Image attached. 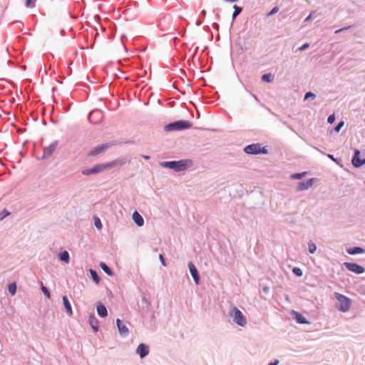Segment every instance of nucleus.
Instances as JSON below:
<instances>
[{"label": "nucleus", "mask_w": 365, "mask_h": 365, "mask_svg": "<svg viewBox=\"0 0 365 365\" xmlns=\"http://www.w3.org/2000/svg\"><path fill=\"white\" fill-rule=\"evenodd\" d=\"M88 323H89L90 326L91 327V328L93 329V331H98L99 330V326H98L99 322L93 314H90L89 318H88Z\"/></svg>", "instance_id": "18"}, {"label": "nucleus", "mask_w": 365, "mask_h": 365, "mask_svg": "<svg viewBox=\"0 0 365 365\" xmlns=\"http://www.w3.org/2000/svg\"><path fill=\"white\" fill-rule=\"evenodd\" d=\"M346 251L350 255L365 254V248L359 246L346 247Z\"/></svg>", "instance_id": "14"}, {"label": "nucleus", "mask_w": 365, "mask_h": 365, "mask_svg": "<svg viewBox=\"0 0 365 365\" xmlns=\"http://www.w3.org/2000/svg\"><path fill=\"white\" fill-rule=\"evenodd\" d=\"M101 167H103V170L106 169V168H113V167H115L117 166L116 165V163L115 162V160L110 162V163H108L106 164H101Z\"/></svg>", "instance_id": "35"}, {"label": "nucleus", "mask_w": 365, "mask_h": 365, "mask_svg": "<svg viewBox=\"0 0 365 365\" xmlns=\"http://www.w3.org/2000/svg\"><path fill=\"white\" fill-rule=\"evenodd\" d=\"M225 1H227V2H230V3H234V2L237 1L238 0H225Z\"/></svg>", "instance_id": "49"}, {"label": "nucleus", "mask_w": 365, "mask_h": 365, "mask_svg": "<svg viewBox=\"0 0 365 365\" xmlns=\"http://www.w3.org/2000/svg\"><path fill=\"white\" fill-rule=\"evenodd\" d=\"M329 158L335 162L339 166L343 168L342 159L341 158H335L332 154L326 155Z\"/></svg>", "instance_id": "25"}, {"label": "nucleus", "mask_w": 365, "mask_h": 365, "mask_svg": "<svg viewBox=\"0 0 365 365\" xmlns=\"http://www.w3.org/2000/svg\"><path fill=\"white\" fill-rule=\"evenodd\" d=\"M233 9H234V11L232 13V20H235V18L242 12V8L237 5H234Z\"/></svg>", "instance_id": "27"}, {"label": "nucleus", "mask_w": 365, "mask_h": 365, "mask_svg": "<svg viewBox=\"0 0 365 365\" xmlns=\"http://www.w3.org/2000/svg\"><path fill=\"white\" fill-rule=\"evenodd\" d=\"M292 317L296 320V322L299 324H307L309 322L306 319V318L302 315V314L297 312H292Z\"/></svg>", "instance_id": "17"}, {"label": "nucleus", "mask_w": 365, "mask_h": 365, "mask_svg": "<svg viewBox=\"0 0 365 365\" xmlns=\"http://www.w3.org/2000/svg\"><path fill=\"white\" fill-rule=\"evenodd\" d=\"M96 311H97V314L98 315L101 317V318H104L106 317L107 315H108V311H107V309L106 307L102 304H99L97 307H96Z\"/></svg>", "instance_id": "21"}, {"label": "nucleus", "mask_w": 365, "mask_h": 365, "mask_svg": "<svg viewBox=\"0 0 365 365\" xmlns=\"http://www.w3.org/2000/svg\"><path fill=\"white\" fill-rule=\"evenodd\" d=\"M201 14H202V16H205L206 15V11H205V10H202V11H201Z\"/></svg>", "instance_id": "50"}, {"label": "nucleus", "mask_w": 365, "mask_h": 365, "mask_svg": "<svg viewBox=\"0 0 365 365\" xmlns=\"http://www.w3.org/2000/svg\"><path fill=\"white\" fill-rule=\"evenodd\" d=\"M89 272L91 274V277L92 279L96 283L98 284L100 282V277L98 274V272L95 269H90Z\"/></svg>", "instance_id": "24"}, {"label": "nucleus", "mask_w": 365, "mask_h": 365, "mask_svg": "<svg viewBox=\"0 0 365 365\" xmlns=\"http://www.w3.org/2000/svg\"><path fill=\"white\" fill-rule=\"evenodd\" d=\"M116 325L118 332L121 336H127L129 334V329L127 326L123 323L120 319H116Z\"/></svg>", "instance_id": "12"}, {"label": "nucleus", "mask_w": 365, "mask_h": 365, "mask_svg": "<svg viewBox=\"0 0 365 365\" xmlns=\"http://www.w3.org/2000/svg\"><path fill=\"white\" fill-rule=\"evenodd\" d=\"M351 163L355 168H360L365 165V158H361V150L355 148L351 158Z\"/></svg>", "instance_id": "8"}, {"label": "nucleus", "mask_w": 365, "mask_h": 365, "mask_svg": "<svg viewBox=\"0 0 365 365\" xmlns=\"http://www.w3.org/2000/svg\"><path fill=\"white\" fill-rule=\"evenodd\" d=\"M335 120H336V116H335L334 113L328 116V118H327L328 123L332 124L335 122Z\"/></svg>", "instance_id": "40"}, {"label": "nucleus", "mask_w": 365, "mask_h": 365, "mask_svg": "<svg viewBox=\"0 0 365 365\" xmlns=\"http://www.w3.org/2000/svg\"><path fill=\"white\" fill-rule=\"evenodd\" d=\"M244 152L248 155L267 154L268 150L266 146H262L260 143H252L244 148Z\"/></svg>", "instance_id": "5"}, {"label": "nucleus", "mask_w": 365, "mask_h": 365, "mask_svg": "<svg viewBox=\"0 0 365 365\" xmlns=\"http://www.w3.org/2000/svg\"><path fill=\"white\" fill-rule=\"evenodd\" d=\"M101 118V113L99 110H94L89 113L88 115V120L91 123H96L98 119Z\"/></svg>", "instance_id": "16"}, {"label": "nucleus", "mask_w": 365, "mask_h": 365, "mask_svg": "<svg viewBox=\"0 0 365 365\" xmlns=\"http://www.w3.org/2000/svg\"><path fill=\"white\" fill-rule=\"evenodd\" d=\"M9 292L11 294V295L14 296L15 295L16 292V284L15 282L11 283L9 284L8 287Z\"/></svg>", "instance_id": "29"}, {"label": "nucleus", "mask_w": 365, "mask_h": 365, "mask_svg": "<svg viewBox=\"0 0 365 365\" xmlns=\"http://www.w3.org/2000/svg\"><path fill=\"white\" fill-rule=\"evenodd\" d=\"M43 69H44V73H47V71L46 70V66H43Z\"/></svg>", "instance_id": "52"}, {"label": "nucleus", "mask_w": 365, "mask_h": 365, "mask_svg": "<svg viewBox=\"0 0 365 365\" xmlns=\"http://www.w3.org/2000/svg\"><path fill=\"white\" fill-rule=\"evenodd\" d=\"M192 165V161L190 159H182L180 160L163 161L160 163L163 168L171 169L175 172H182L187 170Z\"/></svg>", "instance_id": "1"}, {"label": "nucleus", "mask_w": 365, "mask_h": 365, "mask_svg": "<svg viewBox=\"0 0 365 365\" xmlns=\"http://www.w3.org/2000/svg\"><path fill=\"white\" fill-rule=\"evenodd\" d=\"M343 267L356 274H361L365 272V267L356 262H345L343 263Z\"/></svg>", "instance_id": "7"}, {"label": "nucleus", "mask_w": 365, "mask_h": 365, "mask_svg": "<svg viewBox=\"0 0 365 365\" xmlns=\"http://www.w3.org/2000/svg\"><path fill=\"white\" fill-rule=\"evenodd\" d=\"M279 11V8L277 6L274 7L268 14L267 16H270L272 15H274Z\"/></svg>", "instance_id": "42"}, {"label": "nucleus", "mask_w": 365, "mask_h": 365, "mask_svg": "<svg viewBox=\"0 0 365 365\" xmlns=\"http://www.w3.org/2000/svg\"><path fill=\"white\" fill-rule=\"evenodd\" d=\"M317 181V178H310L307 180L306 182H299L297 187V191H303L309 189L312 185Z\"/></svg>", "instance_id": "9"}, {"label": "nucleus", "mask_w": 365, "mask_h": 365, "mask_svg": "<svg viewBox=\"0 0 365 365\" xmlns=\"http://www.w3.org/2000/svg\"><path fill=\"white\" fill-rule=\"evenodd\" d=\"M309 44L308 43H304L302 46H301L298 48V51H304L305 49H307V48H309Z\"/></svg>", "instance_id": "44"}, {"label": "nucleus", "mask_w": 365, "mask_h": 365, "mask_svg": "<svg viewBox=\"0 0 365 365\" xmlns=\"http://www.w3.org/2000/svg\"><path fill=\"white\" fill-rule=\"evenodd\" d=\"M308 247H309V251L311 254H313L314 252H316L317 250V245L315 243H314L312 241H309L308 242Z\"/></svg>", "instance_id": "33"}, {"label": "nucleus", "mask_w": 365, "mask_h": 365, "mask_svg": "<svg viewBox=\"0 0 365 365\" xmlns=\"http://www.w3.org/2000/svg\"><path fill=\"white\" fill-rule=\"evenodd\" d=\"M335 297L337 300L336 308L341 312H348L351 305V299L349 297L337 292L335 293Z\"/></svg>", "instance_id": "2"}, {"label": "nucleus", "mask_w": 365, "mask_h": 365, "mask_svg": "<svg viewBox=\"0 0 365 365\" xmlns=\"http://www.w3.org/2000/svg\"><path fill=\"white\" fill-rule=\"evenodd\" d=\"M63 304L66 310V312L68 314V316L73 315V310L72 307L71 305V303L68 299V297L64 295L62 297Z\"/></svg>", "instance_id": "19"}, {"label": "nucleus", "mask_w": 365, "mask_h": 365, "mask_svg": "<svg viewBox=\"0 0 365 365\" xmlns=\"http://www.w3.org/2000/svg\"><path fill=\"white\" fill-rule=\"evenodd\" d=\"M142 158H144L145 160H149L150 158V157L149 155H142Z\"/></svg>", "instance_id": "48"}, {"label": "nucleus", "mask_w": 365, "mask_h": 365, "mask_svg": "<svg viewBox=\"0 0 365 365\" xmlns=\"http://www.w3.org/2000/svg\"><path fill=\"white\" fill-rule=\"evenodd\" d=\"M317 14V11H312L309 15L305 18L304 19V21H308L309 20H310L312 18H313L314 16V15Z\"/></svg>", "instance_id": "43"}, {"label": "nucleus", "mask_w": 365, "mask_h": 365, "mask_svg": "<svg viewBox=\"0 0 365 365\" xmlns=\"http://www.w3.org/2000/svg\"><path fill=\"white\" fill-rule=\"evenodd\" d=\"M116 143L114 142H108L106 143H102L96 145L90 150L88 153L89 156H96L98 154L105 152L108 149L110 148L112 146L115 145Z\"/></svg>", "instance_id": "6"}, {"label": "nucleus", "mask_w": 365, "mask_h": 365, "mask_svg": "<svg viewBox=\"0 0 365 365\" xmlns=\"http://www.w3.org/2000/svg\"><path fill=\"white\" fill-rule=\"evenodd\" d=\"M229 316L232 318L233 322L240 327H244L247 324V319L242 312L236 307L229 311Z\"/></svg>", "instance_id": "3"}, {"label": "nucleus", "mask_w": 365, "mask_h": 365, "mask_svg": "<svg viewBox=\"0 0 365 365\" xmlns=\"http://www.w3.org/2000/svg\"><path fill=\"white\" fill-rule=\"evenodd\" d=\"M35 3H36V0H26V3H25V6L26 7H31V8H34L35 7Z\"/></svg>", "instance_id": "39"}, {"label": "nucleus", "mask_w": 365, "mask_h": 365, "mask_svg": "<svg viewBox=\"0 0 365 365\" xmlns=\"http://www.w3.org/2000/svg\"><path fill=\"white\" fill-rule=\"evenodd\" d=\"M262 80L264 82L270 83L273 81V77L271 73H265L262 75Z\"/></svg>", "instance_id": "30"}, {"label": "nucleus", "mask_w": 365, "mask_h": 365, "mask_svg": "<svg viewBox=\"0 0 365 365\" xmlns=\"http://www.w3.org/2000/svg\"><path fill=\"white\" fill-rule=\"evenodd\" d=\"M94 225H95V227L99 230L102 228V223H101V220L98 217L95 218Z\"/></svg>", "instance_id": "41"}, {"label": "nucleus", "mask_w": 365, "mask_h": 365, "mask_svg": "<svg viewBox=\"0 0 365 365\" xmlns=\"http://www.w3.org/2000/svg\"><path fill=\"white\" fill-rule=\"evenodd\" d=\"M135 351L141 359H143L149 354V346L143 343H141L138 346Z\"/></svg>", "instance_id": "13"}, {"label": "nucleus", "mask_w": 365, "mask_h": 365, "mask_svg": "<svg viewBox=\"0 0 365 365\" xmlns=\"http://www.w3.org/2000/svg\"><path fill=\"white\" fill-rule=\"evenodd\" d=\"M307 173H308L307 172L294 173V174L291 175L290 178L292 180H300L303 177L306 176L307 175Z\"/></svg>", "instance_id": "28"}, {"label": "nucleus", "mask_w": 365, "mask_h": 365, "mask_svg": "<svg viewBox=\"0 0 365 365\" xmlns=\"http://www.w3.org/2000/svg\"><path fill=\"white\" fill-rule=\"evenodd\" d=\"M41 289L42 292L43 293V294L45 295V297H46L47 298H50V297H51L50 292H49L48 289L43 284L42 282H41Z\"/></svg>", "instance_id": "32"}, {"label": "nucleus", "mask_w": 365, "mask_h": 365, "mask_svg": "<svg viewBox=\"0 0 365 365\" xmlns=\"http://www.w3.org/2000/svg\"><path fill=\"white\" fill-rule=\"evenodd\" d=\"M99 266L108 276H113V272L105 262H101Z\"/></svg>", "instance_id": "23"}, {"label": "nucleus", "mask_w": 365, "mask_h": 365, "mask_svg": "<svg viewBox=\"0 0 365 365\" xmlns=\"http://www.w3.org/2000/svg\"><path fill=\"white\" fill-rule=\"evenodd\" d=\"M279 363V361L278 359H275L274 361H272L268 364V365H278Z\"/></svg>", "instance_id": "46"}, {"label": "nucleus", "mask_w": 365, "mask_h": 365, "mask_svg": "<svg viewBox=\"0 0 365 365\" xmlns=\"http://www.w3.org/2000/svg\"><path fill=\"white\" fill-rule=\"evenodd\" d=\"M103 171V167L101 164L96 165L91 168L85 169L82 171L83 175H90L93 174H97Z\"/></svg>", "instance_id": "15"}, {"label": "nucleus", "mask_w": 365, "mask_h": 365, "mask_svg": "<svg viewBox=\"0 0 365 365\" xmlns=\"http://www.w3.org/2000/svg\"><path fill=\"white\" fill-rule=\"evenodd\" d=\"M40 71H44V69L41 68Z\"/></svg>", "instance_id": "53"}, {"label": "nucleus", "mask_w": 365, "mask_h": 365, "mask_svg": "<svg viewBox=\"0 0 365 365\" xmlns=\"http://www.w3.org/2000/svg\"><path fill=\"white\" fill-rule=\"evenodd\" d=\"M188 268L190 274L193 278L194 282L195 283V284L198 285L200 284V275L197 268L192 262H190L188 263Z\"/></svg>", "instance_id": "11"}, {"label": "nucleus", "mask_w": 365, "mask_h": 365, "mask_svg": "<svg viewBox=\"0 0 365 365\" xmlns=\"http://www.w3.org/2000/svg\"><path fill=\"white\" fill-rule=\"evenodd\" d=\"M159 259L160 260L162 265L164 267L166 266L165 260L163 255H161V254L159 255Z\"/></svg>", "instance_id": "45"}, {"label": "nucleus", "mask_w": 365, "mask_h": 365, "mask_svg": "<svg viewBox=\"0 0 365 365\" xmlns=\"http://www.w3.org/2000/svg\"><path fill=\"white\" fill-rule=\"evenodd\" d=\"M317 97L316 94L309 91V92H307L305 96H304V101H306L309 98H312V99H314L315 98Z\"/></svg>", "instance_id": "37"}, {"label": "nucleus", "mask_w": 365, "mask_h": 365, "mask_svg": "<svg viewBox=\"0 0 365 365\" xmlns=\"http://www.w3.org/2000/svg\"><path fill=\"white\" fill-rule=\"evenodd\" d=\"M192 123L187 120H177L170 123L167 124L164 127V130L166 132H170L174 130H182L190 128Z\"/></svg>", "instance_id": "4"}, {"label": "nucleus", "mask_w": 365, "mask_h": 365, "mask_svg": "<svg viewBox=\"0 0 365 365\" xmlns=\"http://www.w3.org/2000/svg\"><path fill=\"white\" fill-rule=\"evenodd\" d=\"M10 212L6 210V209H4L1 212H0V221L3 220L5 217H6L8 215H9Z\"/></svg>", "instance_id": "38"}, {"label": "nucleus", "mask_w": 365, "mask_h": 365, "mask_svg": "<svg viewBox=\"0 0 365 365\" xmlns=\"http://www.w3.org/2000/svg\"><path fill=\"white\" fill-rule=\"evenodd\" d=\"M344 125V121L343 120H339L337 124L331 130V133L333 132L339 133L342 127Z\"/></svg>", "instance_id": "26"}, {"label": "nucleus", "mask_w": 365, "mask_h": 365, "mask_svg": "<svg viewBox=\"0 0 365 365\" xmlns=\"http://www.w3.org/2000/svg\"><path fill=\"white\" fill-rule=\"evenodd\" d=\"M269 289L268 287H264L263 288V291L265 292V293H267L269 292Z\"/></svg>", "instance_id": "47"}, {"label": "nucleus", "mask_w": 365, "mask_h": 365, "mask_svg": "<svg viewBox=\"0 0 365 365\" xmlns=\"http://www.w3.org/2000/svg\"><path fill=\"white\" fill-rule=\"evenodd\" d=\"M115 162L117 166L118 165L122 166V165H125L128 162H130V160L125 158H119V159L115 160Z\"/></svg>", "instance_id": "31"}, {"label": "nucleus", "mask_w": 365, "mask_h": 365, "mask_svg": "<svg viewBox=\"0 0 365 365\" xmlns=\"http://www.w3.org/2000/svg\"><path fill=\"white\" fill-rule=\"evenodd\" d=\"M133 220L138 227H142L144 225L143 217L137 211L133 213Z\"/></svg>", "instance_id": "20"}, {"label": "nucleus", "mask_w": 365, "mask_h": 365, "mask_svg": "<svg viewBox=\"0 0 365 365\" xmlns=\"http://www.w3.org/2000/svg\"><path fill=\"white\" fill-rule=\"evenodd\" d=\"M292 272L297 276V277H302L303 274V272L302 269L299 267H294L292 269Z\"/></svg>", "instance_id": "36"}, {"label": "nucleus", "mask_w": 365, "mask_h": 365, "mask_svg": "<svg viewBox=\"0 0 365 365\" xmlns=\"http://www.w3.org/2000/svg\"><path fill=\"white\" fill-rule=\"evenodd\" d=\"M40 71H44V69L41 68Z\"/></svg>", "instance_id": "54"}, {"label": "nucleus", "mask_w": 365, "mask_h": 365, "mask_svg": "<svg viewBox=\"0 0 365 365\" xmlns=\"http://www.w3.org/2000/svg\"><path fill=\"white\" fill-rule=\"evenodd\" d=\"M59 259L65 264H68L70 262V256L68 251L64 250L58 254Z\"/></svg>", "instance_id": "22"}, {"label": "nucleus", "mask_w": 365, "mask_h": 365, "mask_svg": "<svg viewBox=\"0 0 365 365\" xmlns=\"http://www.w3.org/2000/svg\"><path fill=\"white\" fill-rule=\"evenodd\" d=\"M58 145V141L55 140L52 142L48 147L43 148V158H47L50 157L55 150L56 149Z\"/></svg>", "instance_id": "10"}, {"label": "nucleus", "mask_w": 365, "mask_h": 365, "mask_svg": "<svg viewBox=\"0 0 365 365\" xmlns=\"http://www.w3.org/2000/svg\"><path fill=\"white\" fill-rule=\"evenodd\" d=\"M355 27V24H352V25H349V26H344V27H342L339 29H337L334 31L335 34H339V33H341V32H344V31H348L349 29H351V28H354Z\"/></svg>", "instance_id": "34"}, {"label": "nucleus", "mask_w": 365, "mask_h": 365, "mask_svg": "<svg viewBox=\"0 0 365 365\" xmlns=\"http://www.w3.org/2000/svg\"><path fill=\"white\" fill-rule=\"evenodd\" d=\"M196 25H197V26H200V25H201V21H196Z\"/></svg>", "instance_id": "51"}]
</instances>
